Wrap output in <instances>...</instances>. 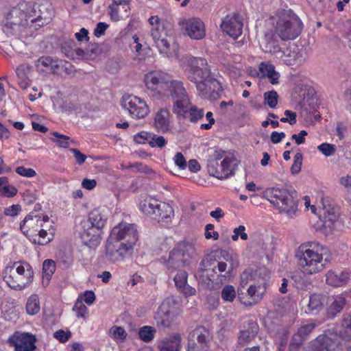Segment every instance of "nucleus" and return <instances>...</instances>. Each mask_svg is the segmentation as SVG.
I'll return each mask as SVG.
<instances>
[{
    "label": "nucleus",
    "instance_id": "obj_1",
    "mask_svg": "<svg viewBox=\"0 0 351 351\" xmlns=\"http://www.w3.org/2000/svg\"><path fill=\"white\" fill-rule=\"evenodd\" d=\"M144 83L155 99L165 101L170 97L173 101V108L178 112H183L182 108L187 103L185 88L180 80L163 71L154 70L144 76Z\"/></svg>",
    "mask_w": 351,
    "mask_h": 351
},
{
    "label": "nucleus",
    "instance_id": "obj_2",
    "mask_svg": "<svg viewBox=\"0 0 351 351\" xmlns=\"http://www.w3.org/2000/svg\"><path fill=\"white\" fill-rule=\"evenodd\" d=\"M176 57L187 78L195 84L200 95H213L221 88L219 82L211 74L206 59L189 55H184L180 58L176 55Z\"/></svg>",
    "mask_w": 351,
    "mask_h": 351
},
{
    "label": "nucleus",
    "instance_id": "obj_3",
    "mask_svg": "<svg viewBox=\"0 0 351 351\" xmlns=\"http://www.w3.org/2000/svg\"><path fill=\"white\" fill-rule=\"evenodd\" d=\"M296 258L300 271L306 276L322 272L330 263L328 249L317 241H306L295 250Z\"/></svg>",
    "mask_w": 351,
    "mask_h": 351
},
{
    "label": "nucleus",
    "instance_id": "obj_4",
    "mask_svg": "<svg viewBox=\"0 0 351 351\" xmlns=\"http://www.w3.org/2000/svg\"><path fill=\"white\" fill-rule=\"evenodd\" d=\"M269 274L264 269L256 271L254 273L247 271L241 274V285L244 287L249 283L246 296H241L239 293L241 302L245 306H250L258 303L266 292Z\"/></svg>",
    "mask_w": 351,
    "mask_h": 351
},
{
    "label": "nucleus",
    "instance_id": "obj_5",
    "mask_svg": "<svg viewBox=\"0 0 351 351\" xmlns=\"http://www.w3.org/2000/svg\"><path fill=\"white\" fill-rule=\"evenodd\" d=\"M305 210L317 215L322 223V228L325 234H332L342 226L339 220V212L337 208L330 204L326 199H322L317 206L311 204L310 197L305 195L302 197Z\"/></svg>",
    "mask_w": 351,
    "mask_h": 351
},
{
    "label": "nucleus",
    "instance_id": "obj_6",
    "mask_svg": "<svg viewBox=\"0 0 351 351\" xmlns=\"http://www.w3.org/2000/svg\"><path fill=\"white\" fill-rule=\"evenodd\" d=\"M111 237L120 241L118 248L111 253L115 260H123L130 257L138 240V234L135 225L121 222L111 230Z\"/></svg>",
    "mask_w": 351,
    "mask_h": 351
},
{
    "label": "nucleus",
    "instance_id": "obj_7",
    "mask_svg": "<svg viewBox=\"0 0 351 351\" xmlns=\"http://www.w3.org/2000/svg\"><path fill=\"white\" fill-rule=\"evenodd\" d=\"M267 200L280 212L293 217L298 210L296 191L286 188H269L265 192Z\"/></svg>",
    "mask_w": 351,
    "mask_h": 351
},
{
    "label": "nucleus",
    "instance_id": "obj_8",
    "mask_svg": "<svg viewBox=\"0 0 351 351\" xmlns=\"http://www.w3.org/2000/svg\"><path fill=\"white\" fill-rule=\"evenodd\" d=\"M34 271L28 263L14 262L6 266L3 280L11 289L21 291L32 283Z\"/></svg>",
    "mask_w": 351,
    "mask_h": 351
},
{
    "label": "nucleus",
    "instance_id": "obj_9",
    "mask_svg": "<svg viewBox=\"0 0 351 351\" xmlns=\"http://www.w3.org/2000/svg\"><path fill=\"white\" fill-rule=\"evenodd\" d=\"M273 20L275 33L282 40H293L300 35L302 29L301 20L292 12H284Z\"/></svg>",
    "mask_w": 351,
    "mask_h": 351
},
{
    "label": "nucleus",
    "instance_id": "obj_10",
    "mask_svg": "<svg viewBox=\"0 0 351 351\" xmlns=\"http://www.w3.org/2000/svg\"><path fill=\"white\" fill-rule=\"evenodd\" d=\"M197 256L195 242L184 240L178 243L170 252L167 261V267L171 269L174 263H182L184 265H189Z\"/></svg>",
    "mask_w": 351,
    "mask_h": 351
},
{
    "label": "nucleus",
    "instance_id": "obj_11",
    "mask_svg": "<svg viewBox=\"0 0 351 351\" xmlns=\"http://www.w3.org/2000/svg\"><path fill=\"white\" fill-rule=\"evenodd\" d=\"M181 312V305L173 296L165 298L160 305L154 319L158 326L169 328L175 317Z\"/></svg>",
    "mask_w": 351,
    "mask_h": 351
},
{
    "label": "nucleus",
    "instance_id": "obj_12",
    "mask_svg": "<svg viewBox=\"0 0 351 351\" xmlns=\"http://www.w3.org/2000/svg\"><path fill=\"white\" fill-rule=\"evenodd\" d=\"M120 104L134 119H144L150 112L146 101L132 94H124L121 98Z\"/></svg>",
    "mask_w": 351,
    "mask_h": 351
},
{
    "label": "nucleus",
    "instance_id": "obj_13",
    "mask_svg": "<svg viewBox=\"0 0 351 351\" xmlns=\"http://www.w3.org/2000/svg\"><path fill=\"white\" fill-rule=\"evenodd\" d=\"M148 22L151 26V36L160 53L165 57H170L171 56V45L166 38L164 25L160 18L158 16H152L149 17Z\"/></svg>",
    "mask_w": 351,
    "mask_h": 351
},
{
    "label": "nucleus",
    "instance_id": "obj_14",
    "mask_svg": "<svg viewBox=\"0 0 351 351\" xmlns=\"http://www.w3.org/2000/svg\"><path fill=\"white\" fill-rule=\"evenodd\" d=\"M219 255L222 256L226 261L231 259V256L225 250L211 251L206 254L201 261L195 274V277H199L202 280H204V279L210 280L213 274L216 273V263L217 262Z\"/></svg>",
    "mask_w": 351,
    "mask_h": 351
},
{
    "label": "nucleus",
    "instance_id": "obj_15",
    "mask_svg": "<svg viewBox=\"0 0 351 351\" xmlns=\"http://www.w3.org/2000/svg\"><path fill=\"white\" fill-rule=\"evenodd\" d=\"M37 339L29 332H15L8 339V343L14 348V351H36Z\"/></svg>",
    "mask_w": 351,
    "mask_h": 351
},
{
    "label": "nucleus",
    "instance_id": "obj_16",
    "mask_svg": "<svg viewBox=\"0 0 351 351\" xmlns=\"http://www.w3.org/2000/svg\"><path fill=\"white\" fill-rule=\"evenodd\" d=\"M66 63V61L58 58H53L49 56H43L35 62V66L38 71H50V72L53 74H60L66 69L65 66Z\"/></svg>",
    "mask_w": 351,
    "mask_h": 351
},
{
    "label": "nucleus",
    "instance_id": "obj_17",
    "mask_svg": "<svg viewBox=\"0 0 351 351\" xmlns=\"http://www.w3.org/2000/svg\"><path fill=\"white\" fill-rule=\"evenodd\" d=\"M179 25L184 28L186 34L192 39L200 40L206 35L205 25L199 19L182 20Z\"/></svg>",
    "mask_w": 351,
    "mask_h": 351
},
{
    "label": "nucleus",
    "instance_id": "obj_18",
    "mask_svg": "<svg viewBox=\"0 0 351 351\" xmlns=\"http://www.w3.org/2000/svg\"><path fill=\"white\" fill-rule=\"evenodd\" d=\"M277 59L287 65L298 66L306 60V56L304 51H300L293 46L282 50Z\"/></svg>",
    "mask_w": 351,
    "mask_h": 351
},
{
    "label": "nucleus",
    "instance_id": "obj_19",
    "mask_svg": "<svg viewBox=\"0 0 351 351\" xmlns=\"http://www.w3.org/2000/svg\"><path fill=\"white\" fill-rule=\"evenodd\" d=\"M243 23L238 15H228L222 21L220 27L223 33H226L233 39L239 38L243 31Z\"/></svg>",
    "mask_w": 351,
    "mask_h": 351
},
{
    "label": "nucleus",
    "instance_id": "obj_20",
    "mask_svg": "<svg viewBox=\"0 0 351 351\" xmlns=\"http://www.w3.org/2000/svg\"><path fill=\"white\" fill-rule=\"evenodd\" d=\"M337 335L330 331L319 335L305 351H330L336 344Z\"/></svg>",
    "mask_w": 351,
    "mask_h": 351
},
{
    "label": "nucleus",
    "instance_id": "obj_21",
    "mask_svg": "<svg viewBox=\"0 0 351 351\" xmlns=\"http://www.w3.org/2000/svg\"><path fill=\"white\" fill-rule=\"evenodd\" d=\"M94 221L93 215L90 219H84L81 223L82 230L80 234L84 243L95 241L98 230L102 228L101 222L95 223Z\"/></svg>",
    "mask_w": 351,
    "mask_h": 351
},
{
    "label": "nucleus",
    "instance_id": "obj_22",
    "mask_svg": "<svg viewBox=\"0 0 351 351\" xmlns=\"http://www.w3.org/2000/svg\"><path fill=\"white\" fill-rule=\"evenodd\" d=\"M40 228H42L41 217L38 215L27 216L20 226L23 233L29 239H32Z\"/></svg>",
    "mask_w": 351,
    "mask_h": 351
},
{
    "label": "nucleus",
    "instance_id": "obj_23",
    "mask_svg": "<svg viewBox=\"0 0 351 351\" xmlns=\"http://www.w3.org/2000/svg\"><path fill=\"white\" fill-rule=\"evenodd\" d=\"M182 337L178 332H173L162 338L158 343L160 351H181Z\"/></svg>",
    "mask_w": 351,
    "mask_h": 351
},
{
    "label": "nucleus",
    "instance_id": "obj_24",
    "mask_svg": "<svg viewBox=\"0 0 351 351\" xmlns=\"http://www.w3.org/2000/svg\"><path fill=\"white\" fill-rule=\"evenodd\" d=\"M177 289L185 297L196 294V289L188 284V274L186 271H179L173 278Z\"/></svg>",
    "mask_w": 351,
    "mask_h": 351
},
{
    "label": "nucleus",
    "instance_id": "obj_25",
    "mask_svg": "<svg viewBox=\"0 0 351 351\" xmlns=\"http://www.w3.org/2000/svg\"><path fill=\"white\" fill-rule=\"evenodd\" d=\"M37 10L39 14L37 16V18L32 19L31 22L34 23L38 21H43L41 24H39L40 26L49 23L53 16V10L51 5L47 1H43V2L36 3L34 5L35 12Z\"/></svg>",
    "mask_w": 351,
    "mask_h": 351
},
{
    "label": "nucleus",
    "instance_id": "obj_26",
    "mask_svg": "<svg viewBox=\"0 0 351 351\" xmlns=\"http://www.w3.org/2000/svg\"><path fill=\"white\" fill-rule=\"evenodd\" d=\"M185 95L187 100V103L182 108V111L180 112H176L173 108V111L178 116L183 117H189L191 122H196L201 119L204 116V110L201 108H198L191 105L190 99L189 98L186 90H185Z\"/></svg>",
    "mask_w": 351,
    "mask_h": 351
},
{
    "label": "nucleus",
    "instance_id": "obj_27",
    "mask_svg": "<svg viewBox=\"0 0 351 351\" xmlns=\"http://www.w3.org/2000/svg\"><path fill=\"white\" fill-rule=\"evenodd\" d=\"M170 114L165 108H161L156 112L154 118V126L157 132L165 133L170 128Z\"/></svg>",
    "mask_w": 351,
    "mask_h": 351
},
{
    "label": "nucleus",
    "instance_id": "obj_28",
    "mask_svg": "<svg viewBox=\"0 0 351 351\" xmlns=\"http://www.w3.org/2000/svg\"><path fill=\"white\" fill-rule=\"evenodd\" d=\"M160 202L152 195H143L138 200V208L147 215H154Z\"/></svg>",
    "mask_w": 351,
    "mask_h": 351
},
{
    "label": "nucleus",
    "instance_id": "obj_29",
    "mask_svg": "<svg viewBox=\"0 0 351 351\" xmlns=\"http://www.w3.org/2000/svg\"><path fill=\"white\" fill-rule=\"evenodd\" d=\"M326 283L332 287H341L350 280V274L348 271H329L326 274Z\"/></svg>",
    "mask_w": 351,
    "mask_h": 351
},
{
    "label": "nucleus",
    "instance_id": "obj_30",
    "mask_svg": "<svg viewBox=\"0 0 351 351\" xmlns=\"http://www.w3.org/2000/svg\"><path fill=\"white\" fill-rule=\"evenodd\" d=\"M258 70L261 77H267L271 84H278L279 83L280 73L275 70V66L269 62H261L258 66Z\"/></svg>",
    "mask_w": 351,
    "mask_h": 351
},
{
    "label": "nucleus",
    "instance_id": "obj_31",
    "mask_svg": "<svg viewBox=\"0 0 351 351\" xmlns=\"http://www.w3.org/2000/svg\"><path fill=\"white\" fill-rule=\"evenodd\" d=\"M262 49L265 53H269L277 58L282 51L279 46L278 41L270 34H266L261 44Z\"/></svg>",
    "mask_w": 351,
    "mask_h": 351
},
{
    "label": "nucleus",
    "instance_id": "obj_32",
    "mask_svg": "<svg viewBox=\"0 0 351 351\" xmlns=\"http://www.w3.org/2000/svg\"><path fill=\"white\" fill-rule=\"evenodd\" d=\"M156 213L154 214V219L158 221L168 223L174 215L173 208L165 202H160L158 204Z\"/></svg>",
    "mask_w": 351,
    "mask_h": 351
},
{
    "label": "nucleus",
    "instance_id": "obj_33",
    "mask_svg": "<svg viewBox=\"0 0 351 351\" xmlns=\"http://www.w3.org/2000/svg\"><path fill=\"white\" fill-rule=\"evenodd\" d=\"M317 324L313 320L304 322L298 330V332L293 336V343L297 345L302 343V339L306 337L315 329Z\"/></svg>",
    "mask_w": 351,
    "mask_h": 351
},
{
    "label": "nucleus",
    "instance_id": "obj_34",
    "mask_svg": "<svg viewBox=\"0 0 351 351\" xmlns=\"http://www.w3.org/2000/svg\"><path fill=\"white\" fill-rule=\"evenodd\" d=\"M55 231L56 229L51 227H49V229L41 228L32 237V239H30V241L38 245H46L53 239Z\"/></svg>",
    "mask_w": 351,
    "mask_h": 351
},
{
    "label": "nucleus",
    "instance_id": "obj_35",
    "mask_svg": "<svg viewBox=\"0 0 351 351\" xmlns=\"http://www.w3.org/2000/svg\"><path fill=\"white\" fill-rule=\"evenodd\" d=\"M30 66L27 64H21L16 69V74L18 78V84L23 89H26L29 86L28 74Z\"/></svg>",
    "mask_w": 351,
    "mask_h": 351
},
{
    "label": "nucleus",
    "instance_id": "obj_36",
    "mask_svg": "<svg viewBox=\"0 0 351 351\" xmlns=\"http://www.w3.org/2000/svg\"><path fill=\"white\" fill-rule=\"evenodd\" d=\"M257 332V324L254 322L250 323L247 329H244L240 332L239 343L241 346H244L250 343L255 337Z\"/></svg>",
    "mask_w": 351,
    "mask_h": 351
},
{
    "label": "nucleus",
    "instance_id": "obj_37",
    "mask_svg": "<svg viewBox=\"0 0 351 351\" xmlns=\"http://www.w3.org/2000/svg\"><path fill=\"white\" fill-rule=\"evenodd\" d=\"M323 304L324 298L321 295L313 294L309 297L305 312L308 314H316L322 308Z\"/></svg>",
    "mask_w": 351,
    "mask_h": 351
},
{
    "label": "nucleus",
    "instance_id": "obj_38",
    "mask_svg": "<svg viewBox=\"0 0 351 351\" xmlns=\"http://www.w3.org/2000/svg\"><path fill=\"white\" fill-rule=\"evenodd\" d=\"M346 305V298L343 294L333 296L330 300L328 313L332 315L339 313Z\"/></svg>",
    "mask_w": 351,
    "mask_h": 351
},
{
    "label": "nucleus",
    "instance_id": "obj_39",
    "mask_svg": "<svg viewBox=\"0 0 351 351\" xmlns=\"http://www.w3.org/2000/svg\"><path fill=\"white\" fill-rule=\"evenodd\" d=\"M191 336L195 338L197 343L208 349L209 332L204 326H197L193 331Z\"/></svg>",
    "mask_w": 351,
    "mask_h": 351
},
{
    "label": "nucleus",
    "instance_id": "obj_40",
    "mask_svg": "<svg viewBox=\"0 0 351 351\" xmlns=\"http://www.w3.org/2000/svg\"><path fill=\"white\" fill-rule=\"evenodd\" d=\"M17 193V189L8 184L5 177H0V196L12 197Z\"/></svg>",
    "mask_w": 351,
    "mask_h": 351
},
{
    "label": "nucleus",
    "instance_id": "obj_41",
    "mask_svg": "<svg viewBox=\"0 0 351 351\" xmlns=\"http://www.w3.org/2000/svg\"><path fill=\"white\" fill-rule=\"evenodd\" d=\"M40 310V306L38 295L36 294L31 295L26 304V311L27 314L34 315L38 313Z\"/></svg>",
    "mask_w": 351,
    "mask_h": 351
},
{
    "label": "nucleus",
    "instance_id": "obj_42",
    "mask_svg": "<svg viewBox=\"0 0 351 351\" xmlns=\"http://www.w3.org/2000/svg\"><path fill=\"white\" fill-rule=\"evenodd\" d=\"M156 330L150 326H144L138 329V337L144 342L152 341L156 335Z\"/></svg>",
    "mask_w": 351,
    "mask_h": 351
},
{
    "label": "nucleus",
    "instance_id": "obj_43",
    "mask_svg": "<svg viewBox=\"0 0 351 351\" xmlns=\"http://www.w3.org/2000/svg\"><path fill=\"white\" fill-rule=\"evenodd\" d=\"M339 335L343 339L351 340V313L344 316L342 321V329L339 332Z\"/></svg>",
    "mask_w": 351,
    "mask_h": 351
},
{
    "label": "nucleus",
    "instance_id": "obj_44",
    "mask_svg": "<svg viewBox=\"0 0 351 351\" xmlns=\"http://www.w3.org/2000/svg\"><path fill=\"white\" fill-rule=\"evenodd\" d=\"M221 297L224 302H232L237 297L235 288L230 285L223 286L221 291Z\"/></svg>",
    "mask_w": 351,
    "mask_h": 351
},
{
    "label": "nucleus",
    "instance_id": "obj_45",
    "mask_svg": "<svg viewBox=\"0 0 351 351\" xmlns=\"http://www.w3.org/2000/svg\"><path fill=\"white\" fill-rule=\"evenodd\" d=\"M51 134L53 138H51V139L53 142L56 143L57 145L64 148L69 147V136L61 134L58 132H53Z\"/></svg>",
    "mask_w": 351,
    "mask_h": 351
},
{
    "label": "nucleus",
    "instance_id": "obj_46",
    "mask_svg": "<svg viewBox=\"0 0 351 351\" xmlns=\"http://www.w3.org/2000/svg\"><path fill=\"white\" fill-rule=\"evenodd\" d=\"M167 144V141L162 136L151 132L149 145L151 147L163 148Z\"/></svg>",
    "mask_w": 351,
    "mask_h": 351
},
{
    "label": "nucleus",
    "instance_id": "obj_47",
    "mask_svg": "<svg viewBox=\"0 0 351 351\" xmlns=\"http://www.w3.org/2000/svg\"><path fill=\"white\" fill-rule=\"evenodd\" d=\"M232 235L231 236V239L233 241H237L239 239L243 241H246L248 239V235L246 232V228L243 225H240L238 227H236L232 230Z\"/></svg>",
    "mask_w": 351,
    "mask_h": 351
},
{
    "label": "nucleus",
    "instance_id": "obj_48",
    "mask_svg": "<svg viewBox=\"0 0 351 351\" xmlns=\"http://www.w3.org/2000/svg\"><path fill=\"white\" fill-rule=\"evenodd\" d=\"M317 149L325 156L330 157L333 156L336 151L337 147L334 144L323 143L317 146Z\"/></svg>",
    "mask_w": 351,
    "mask_h": 351
},
{
    "label": "nucleus",
    "instance_id": "obj_49",
    "mask_svg": "<svg viewBox=\"0 0 351 351\" xmlns=\"http://www.w3.org/2000/svg\"><path fill=\"white\" fill-rule=\"evenodd\" d=\"M265 103L271 108H274L278 104V95L275 90L267 91L264 93Z\"/></svg>",
    "mask_w": 351,
    "mask_h": 351
},
{
    "label": "nucleus",
    "instance_id": "obj_50",
    "mask_svg": "<svg viewBox=\"0 0 351 351\" xmlns=\"http://www.w3.org/2000/svg\"><path fill=\"white\" fill-rule=\"evenodd\" d=\"M77 317L86 318L88 316V311L85 304L79 299L76 301L73 308Z\"/></svg>",
    "mask_w": 351,
    "mask_h": 351
},
{
    "label": "nucleus",
    "instance_id": "obj_51",
    "mask_svg": "<svg viewBox=\"0 0 351 351\" xmlns=\"http://www.w3.org/2000/svg\"><path fill=\"white\" fill-rule=\"evenodd\" d=\"M56 270V263L51 259L45 260L43 264V271L44 276L49 279Z\"/></svg>",
    "mask_w": 351,
    "mask_h": 351
},
{
    "label": "nucleus",
    "instance_id": "obj_52",
    "mask_svg": "<svg viewBox=\"0 0 351 351\" xmlns=\"http://www.w3.org/2000/svg\"><path fill=\"white\" fill-rule=\"evenodd\" d=\"M111 332L112 333L114 339L119 343H123L128 336L124 328L120 326H113L111 328Z\"/></svg>",
    "mask_w": 351,
    "mask_h": 351
},
{
    "label": "nucleus",
    "instance_id": "obj_53",
    "mask_svg": "<svg viewBox=\"0 0 351 351\" xmlns=\"http://www.w3.org/2000/svg\"><path fill=\"white\" fill-rule=\"evenodd\" d=\"M151 132L141 131L133 136V141L136 144H145L149 142Z\"/></svg>",
    "mask_w": 351,
    "mask_h": 351
},
{
    "label": "nucleus",
    "instance_id": "obj_54",
    "mask_svg": "<svg viewBox=\"0 0 351 351\" xmlns=\"http://www.w3.org/2000/svg\"><path fill=\"white\" fill-rule=\"evenodd\" d=\"M90 51L91 53L96 55L106 53L109 51V47L108 44L105 43L94 44L92 45V48Z\"/></svg>",
    "mask_w": 351,
    "mask_h": 351
},
{
    "label": "nucleus",
    "instance_id": "obj_55",
    "mask_svg": "<svg viewBox=\"0 0 351 351\" xmlns=\"http://www.w3.org/2000/svg\"><path fill=\"white\" fill-rule=\"evenodd\" d=\"M204 235L207 239L217 240L219 239V233L214 230V225L211 223L206 226Z\"/></svg>",
    "mask_w": 351,
    "mask_h": 351
},
{
    "label": "nucleus",
    "instance_id": "obj_56",
    "mask_svg": "<svg viewBox=\"0 0 351 351\" xmlns=\"http://www.w3.org/2000/svg\"><path fill=\"white\" fill-rule=\"evenodd\" d=\"M173 162L180 169L184 170L187 167V163L184 155L181 152H178L174 156Z\"/></svg>",
    "mask_w": 351,
    "mask_h": 351
},
{
    "label": "nucleus",
    "instance_id": "obj_57",
    "mask_svg": "<svg viewBox=\"0 0 351 351\" xmlns=\"http://www.w3.org/2000/svg\"><path fill=\"white\" fill-rule=\"evenodd\" d=\"M302 163V156L300 153H297L294 156V162L293 165L291 166V172L293 174H297L300 172L301 169V166Z\"/></svg>",
    "mask_w": 351,
    "mask_h": 351
},
{
    "label": "nucleus",
    "instance_id": "obj_58",
    "mask_svg": "<svg viewBox=\"0 0 351 351\" xmlns=\"http://www.w3.org/2000/svg\"><path fill=\"white\" fill-rule=\"evenodd\" d=\"M109 25L104 23V22H99L97 24L95 29H94V35L99 38L101 36L104 35L105 32L108 28Z\"/></svg>",
    "mask_w": 351,
    "mask_h": 351
},
{
    "label": "nucleus",
    "instance_id": "obj_59",
    "mask_svg": "<svg viewBox=\"0 0 351 351\" xmlns=\"http://www.w3.org/2000/svg\"><path fill=\"white\" fill-rule=\"evenodd\" d=\"M71 335L70 332H65L62 330L56 331L53 335L54 337L62 343L67 341L70 339Z\"/></svg>",
    "mask_w": 351,
    "mask_h": 351
},
{
    "label": "nucleus",
    "instance_id": "obj_60",
    "mask_svg": "<svg viewBox=\"0 0 351 351\" xmlns=\"http://www.w3.org/2000/svg\"><path fill=\"white\" fill-rule=\"evenodd\" d=\"M192 182L199 186H208L214 183L208 177H191Z\"/></svg>",
    "mask_w": 351,
    "mask_h": 351
},
{
    "label": "nucleus",
    "instance_id": "obj_61",
    "mask_svg": "<svg viewBox=\"0 0 351 351\" xmlns=\"http://www.w3.org/2000/svg\"><path fill=\"white\" fill-rule=\"evenodd\" d=\"M80 298L82 301L84 300L87 304L91 305L95 300V295L92 291H86Z\"/></svg>",
    "mask_w": 351,
    "mask_h": 351
},
{
    "label": "nucleus",
    "instance_id": "obj_62",
    "mask_svg": "<svg viewBox=\"0 0 351 351\" xmlns=\"http://www.w3.org/2000/svg\"><path fill=\"white\" fill-rule=\"evenodd\" d=\"M70 152L71 153H73L76 162L79 165H82L85 162L86 156L85 154H82L80 150H78L77 149H75V148H71V149H70Z\"/></svg>",
    "mask_w": 351,
    "mask_h": 351
},
{
    "label": "nucleus",
    "instance_id": "obj_63",
    "mask_svg": "<svg viewBox=\"0 0 351 351\" xmlns=\"http://www.w3.org/2000/svg\"><path fill=\"white\" fill-rule=\"evenodd\" d=\"M340 183L348 189V193L347 195V199L351 202V177H341Z\"/></svg>",
    "mask_w": 351,
    "mask_h": 351
},
{
    "label": "nucleus",
    "instance_id": "obj_64",
    "mask_svg": "<svg viewBox=\"0 0 351 351\" xmlns=\"http://www.w3.org/2000/svg\"><path fill=\"white\" fill-rule=\"evenodd\" d=\"M21 210V206L18 204H13L4 210L3 214L7 216L14 217L18 215Z\"/></svg>",
    "mask_w": 351,
    "mask_h": 351
}]
</instances>
